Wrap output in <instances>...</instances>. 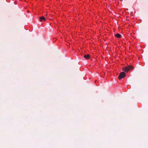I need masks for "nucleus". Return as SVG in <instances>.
Returning a JSON list of instances; mask_svg holds the SVG:
<instances>
[{"mask_svg": "<svg viewBox=\"0 0 148 148\" xmlns=\"http://www.w3.org/2000/svg\"><path fill=\"white\" fill-rule=\"evenodd\" d=\"M90 55L88 54L87 55H85L84 56V58L86 59H89L90 58Z\"/></svg>", "mask_w": 148, "mask_h": 148, "instance_id": "obj_4", "label": "nucleus"}, {"mask_svg": "<svg viewBox=\"0 0 148 148\" xmlns=\"http://www.w3.org/2000/svg\"><path fill=\"white\" fill-rule=\"evenodd\" d=\"M125 76V74L123 72L121 73L118 77L119 79L124 78Z\"/></svg>", "mask_w": 148, "mask_h": 148, "instance_id": "obj_2", "label": "nucleus"}, {"mask_svg": "<svg viewBox=\"0 0 148 148\" xmlns=\"http://www.w3.org/2000/svg\"><path fill=\"white\" fill-rule=\"evenodd\" d=\"M115 36H116L117 38H119L121 37V35L119 34H117L115 35Z\"/></svg>", "mask_w": 148, "mask_h": 148, "instance_id": "obj_5", "label": "nucleus"}, {"mask_svg": "<svg viewBox=\"0 0 148 148\" xmlns=\"http://www.w3.org/2000/svg\"><path fill=\"white\" fill-rule=\"evenodd\" d=\"M39 20L41 22H42V21H45L46 20L44 16L40 17Z\"/></svg>", "mask_w": 148, "mask_h": 148, "instance_id": "obj_3", "label": "nucleus"}, {"mask_svg": "<svg viewBox=\"0 0 148 148\" xmlns=\"http://www.w3.org/2000/svg\"><path fill=\"white\" fill-rule=\"evenodd\" d=\"M133 68L132 66L130 65H128L127 66H125L123 68V70L126 72H127L130 69H133Z\"/></svg>", "mask_w": 148, "mask_h": 148, "instance_id": "obj_1", "label": "nucleus"}]
</instances>
